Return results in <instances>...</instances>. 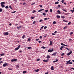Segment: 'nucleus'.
Wrapping results in <instances>:
<instances>
[{
	"label": "nucleus",
	"instance_id": "obj_56",
	"mask_svg": "<svg viewBox=\"0 0 74 74\" xmlns=\"http://www.w3.org/2000/svg\"><path fill=\"white\" fill-rule=\"evenodd\" d=\"M52 35H55V34L53 33H52Z\"/></svg>",
	"mask_w": 74,
	"mask_h": 74
},
{
	"label": "nucleus",
	"instance_id": "obj_61",
	"mask_svg": "<svg viewBox=\"0 0 74 74\" xmlns=\"http://www.w3.org/2000/svg\"><path fill=\"white\" fill-rule=\"evenodd\" d=\"M57 33V31H55V32H54V33Z\"/></svg>",
	"mask_w": 74,
	"mask_h": 74
},
{
	"label": "nucleus",
	"instance_id": "obj_25",
	"mask_svg": "<svg viewBox=\"0 0 74 74\" xmlns=\"http://www.w3.org/2000/svg\"><path fill=\"white\" fill-rule=\"evenodd\" d=\"M5 8H6V9H7L8 8V6H6L5 7Z\"/></svg>",
	"mask_w": 74,
	"mask_h": 74
},
{
	"label": "nucleus",
	"instance_id": "obj_55",
	"mask_svg": "<svg viewBox=\"0 0 74 74\" xmlns=\"http://www.w3.org/2000/svg\"><path fill=\"white\" fill-rule=\"evenodd\" d=\"M32 5H34V4H35V3H32Z\"/></svg>",
	"mask_w": 74,
	"mask_h": 74
},
{
	"label": "nucleus",
	"instance_id": "obj_15",
	"mask_svg": "<svg viewBox=\"0 0 74 74\" xmlns=\"http://www.w3.org/2000/svg\"><path fill=\"white\" fill-rule=\"evenodd\" d=\"M1 6L2 8H4V7H5V5H1Z\"/></svg>",
	"mask_w": 74,
	"mask_h": 74
},
{
	"label": "nucleus",
	"instance_id": "obj_48",
	"mask_svg": "<svg viewBox=\"0 0 74 74\" xmlns=\"http://www.w3.org/2000/svg\"><path fill=\"white\" fill-rule=\"evenodd\" d=\"M73 34V33L72 32H71L70 33V35H72Z\"/></svg>",
	"mask_w": 74,
	"mask_h": 74
},
{
	"label": "nucleus",
	"instance_id": "obj_39",
	"mask_svg": "<svg viewBox=\"0 0 74 74\" xmlns=\"http://www.w3.org/2000/svg\"><path fill=\"white\" fill-rule=\"evenodd\" d=\"M25 35H23L22 37L23 38H25Z\"/></svg>",
	"mask_w": 74,
	"mask_h": 74
},
{
	"label": "nucleus",
	"instance_id": "obj_27",
	"mask_svg": "<svg viewBox=\"0 0 74 74\" xmlns=\"http://www.w3.org/2000/svg\"><path fill=\"white\" fill-rule=\"evenodd\" d=\"M64 55V53L61 54V55L62 56H63V55Z\"/></svg>",
	"mask_w": 74,
	"mask_h": 74
},
{
	"label": "nucleus",
	"instance_id": "obj_33",
	"mask_svg": "<svg viewBox=\"0 0 74 74\" xmlns=\"http://www.w3.org/2000/svg\"><path fill=\"white\" fill-rule=\"evenodd\" d=\"M50 12H52V9H50Z\"/></svg>",
	"mask_w": 74,
	"mask_h": 74
},
{
	"label": "nucleus",
	"instance_id": "obj_5",
	"mask_svg": "<svg viewBox=\"0 0 74 74\" xmlns=\"http://www.w3.org/2000/svg\"><path fill=\"white\" fill-rule=\"evenodd\" d=\"M17 60V59H13L11 60V62H16Z\"/></svg>",
	"mask_w": 74,
	"mask_h": 74
},
{
	"label": "nucleus",
	"instance_id": "obj_22",
	"mask_svg": "<svg viewBox=\"0 0 74 74\" xmlns=\"http://www.w3.org/2000/svg\"><path fill=\"white\" fill-rule=\"evenodd\" d=\"M42 15H44V16H45V15H47V14L45 13H42Z\"/></svg>",
	"mask_w": 74,
	"mask_h": 74
},
{
	"label": "nucleus",
	"instance_id": "obj_2",
	"mask_svg": "<svg viewBox=\"0 0 74 74\" xmlns=\"http://www.w3.org/2000/svg\"><path fill=\"white\" fill-rule=\"evenodd\" d=\"M53 49H49L48 50V52H53Z\"/></svg>",
	"mask_w": 74,
	"mask_h": 74
},
{
	"label": "nucleus",
	"instance_id": "obj_12",
	"mask_svg": "<svg viewBox=\"0 0 74 74\" xmlns=\"http://www.w3.org/2000/svg\"><path fill=\"white\" fill-rule=\"evenodd\" d=\"M52 45V42L51 41H50L49 45Z\"/></svg>",
	"mask_w": 74,
	"mask_h": 74
},
{
	"label": "nucleus",
	"instance_id": "obj_52",
	"mask_svg": "<svg viewBox=\"0 0 74 74\" xmlns=\"http://www.w3.org/2000/svg\"><path fill=\"white\" fill-rule=\"evenodd\" d=\"M39 6L40 8H42V5H39Z\"/></svg>",
	"mask_w": 74,
	"mask_h": 74
},
{
	"label": "nucleus",
	"instance_id": "obj_53",
	"mask_svg": "<svg viewBox=\"0 0 74 74\" xmlns=\"http://www.w3.org/2000/svg\"><path fill=\"white\" fill-rule=\"evenodd\" d=\"M45 11V12H47L48 11V10H46Z\"/></svg>",
	"mask_w": 74,
	"mask_h": 74
},
{
	"label": "nucleus",
	"instance_id": "obj_60",
	"mask_svg": "<svg viewBox=\"0 0 74 74\" xmlns=\"http://www.w3.org/2000/svg\"><path fill=\"white\" fill-rule=\"evenodd\" d=\"M23 5H25V4H26V3L24 2V3H23Z\"/></svg>",
	"mask_w": 74,
	"mask_h": 74
},
{
	"label": "nucleus",
	"instance_id": "obj_26",
	"mask_svg": "<svg viewBox=\"0 0 74 74\" xmlns=\"http://www.w3.org/2000/svg\"><path fill=\"white\" fill-rule=\"evenodd\" d=\"M16 12V11H14V12H11V13L12 14H14V13H15Z\"/></svg>",
	"mask_w": 74,
	"mask_h": 74
},
{
	"label": "nucleus",
	"instance_id": "obj_64",
	"mask_svg": "<svg viewBox=\"0 0 74 74\" xmlns=\"http://www.w3.org/2000/svg\"><path fill=\"white\" fill-rule=\"evenodd\" d=\"M48 74V72H47L45 73V74Z\"/></svg>",
	"mask_w": 74,
	"mask_h": 74
},
{
	"label": "nucleus",
	"instance_id": "obj_10",
	"mask_svg": "<svg viewBox=\"0 0 74 74\" xmlns=\"http://www.w3.org/2000/svg\"><path fill=\"white\" fill-rule=\"evenodd\" d=\"M44 10V9H40L38 11V12H41V11H43Z\"/></svg>",
	"mask_w": 74,
	"mask_h": 74
},
{
	"label": "nucleus",
	"instance_id": "obj_54",
	"mask_svg": "<svg viewBox=\"0 0 74 74\" xmlns=\"http://www.w3.org/2000/svg\"><path fill=\"white\" fill-rule=\"evenodd\" d=\"M44 20H47V18H44Z\"/></svg>",
	"mask_w": 74,
	"mask_h": 74
},
{
	"label": "nucleus",
	"instance_id": "obj_29",
	"mask_svg": "<svg viewBox=\"0 0 74 74\" xmlns=\"http://www.w3.org/2000/svg\"><path fill=\"white\" fill-rule=\"evenodd\" d=\"M34 12H36V10H34L32 11V13H34Z\"/></svg>",
	"mask_w": 74,
	"mask_h": 74
},
{
	"label": "nucleus",
	"instance_id": "obj_8",
	"mask_svg": "<svg viewBox=\"0 0 74 74\" xmlns=\"http://www.w3.org/2000/svg\"><path fill=\"white\" fill-rule=\"evenodd\" d=\"M48 60H49V59H47L46 60H43V62H46V63H47V62H48Z\"/></svg>",
	"mask_w": 74,
	"mask_h": 74
},
{
	"label": "nucleus",
	"instance_id": "obj_20",
	"mask_svg": "<svg viewBox=\"0 0 74 74\" xmlns=\"http://www.w3.org/2000/svg\"><path fill=\"white\" fill-rule=\"evenodd\" d=\"M61 45H64V46H66V45H64L63 43H61Z\"/></svg>",
	"mask_w": 74,
	"mask_h": 74
},
{
	"label": "nucleus",
	"instance_id": "obj_59",
	"mask_svg": "<svg viewBox=\"0 0 74 74\" xmlns=\"http://www.w3.org/2000/svg\"><path fill=\"white\" fill-rule=\"evenodd\" d=\"M31 18L32 19H34V17H32Z\"/></svg>",
	"mask_w": 74,
	"mask_h": 74
},
{
	"label": "nucleus",
	"instance_id": "obj_50",
	"mask_svg": "<svg viewBox=\"0 0 74 74\" xmlns=\"http://www.w3.org/2000/svg\"><path fill=\"white\" fill-rule=\"evenodd\" d=\"M66 49H67V50L68 51H70V50L69 49V48H66Z\"/></svg>",
	"mask_w": 74,
	"mask_h": 74
},
{
	"label": "nucleus",
	"instance_id": "obj_32",
	"mask_svg": "<svg viewBox=\"0 0 74 74\" xmlns=\"http://www.w3.org/2000/svg\"><path fill=\"white\" fill-rule=\"evenodd\" d=\"M64 0H62V1L61 2L63 4L64 3Z\"/></svg>",
	"mask_w": 74,
	"mask_h": 74
},
{
	"label": "nucleus",
	"instance_id": "obj_24",
	"mask_svg": "<svg viewBox=\"0 0 74 74\" xmlns=\"http://www.w3.org/2000/svg\"><path fill=\"white\" fill-rule=\"evenodd\" d=\"M57 18H60V16H59L57 15Z\"/></svg>",
	"mask_w": 74,
	"mask_h": 74
},
{
	"label": "nucleus",
	"instance_id": "obj_16",
	"mask_svg": "<svg viewBox=\"0 0 74 74\" xmlns=\"http://www.w3.org/2000/svg\"><path fill=\"white\" fill-rule=\"evenodd\" d=\"M57 12H58V13L59 14H60V13H61V12H60V11H59V10H58Z\"/></svg>",
	"mask_w": 74,
	"mask_h": 74
},
{
	"label": "nucleus",
	"instance_id": "obj_36",
	"mask_svg": "<svg viewBox=\"0 0 74 74\" xmlns=\"http://www.w3.org/2000/svg\"><path fill=\"white\" fill-rule=\"evenodd\" d=\"M56 22L55 21H54L53 22V24H56Z\"/></svg>",
	"mask_w": 74,
	"mask_h": 74
},
{
	"label": "nucleus",
	"instance_id": "obj_30",
	"mask_svg": "<svg viewBox=\"0 0 74 74\" xmlns=\"http://www.w3.org/2000/svg\"><path fill=\"white\" fill-rule=\"evenodd\" d=\"M36 60H37V61H40V58H38V59H37Z\"/></svg>",
	"mask_w": 74,
	"mask_h": 74
},
{
	"label": "nucleus",
	"instance_id": "obj_40",
	"mask_svg": "<svg viewBox=\"0 0 74 74\" xmlns=\"http://www.w3.org/2000/svg\"><path fill=\"white\" fill-rule=\"evenodd\" d=\"M71 11L72 12V13H73V12H74V11L73 10H71Z\"/></svg>",
	"mask_w": 74,
	"mask_h": 74
},
{
	"label": "nucleus",
	"instance_id": "obj_37",
	"mask_svg": "<svg viewBox=\"0 0 74 74\" xmlns=\"http://www.w3.org/2000/svg\"><path fill=\"white\" fill-rule=\"evenodd\" d=\"M55 4H59V2L58 1H57L56 2H55Z\"/></svg>",
	"mask_w": 74,
	"mask_h": 74
},
{
	"label": "nucleus",
	"instance_id": "obj_23",
	"mask_svg": "<svg viewBox=\"0 0 74 74\" xmlns=\"http://www.w3.org/2000/svg\"><path fill=\"white\" fill-rule=\"evenodd\" d=\"M27 49H32V47H28L27 48Z\"/></svg>",
	"mask_w": 74,
	"mask_h": 74
},
{
	"label": "nucleus",
	"instance_id": "obj_4",
	"mask_svg": "<svg viewBox=\"0 0 74 74\" xmlns=\"http://www.w3.org/2000/svg\"><path fill=\"white\" fill-rule=\"evenodd\" d=\"M19 48H20V45H19L17 48H16L15 50L17 51V50H18V49H19Z\"/></svg>",
	"mask_w": 74,
	"mask_h": 74
},
{
	"label": "nucleus",
	"instance_id": "obj_17",
	"mask_svg": "<svg viewBox=\"0 0 74 74\" xmlns=\"http://www.w3.org/2000/svg\"><path fill=\"white\" fill-rule=\"evenodd\" d=\"M35 71H36V72H38L39 71V69H37V70H35Z\"/></svg>",
	"mask_w": 74,
	"mask_h": 74
},
{
	"label": "nucleus",
	"instance_id": "obj_38",
	"mask_svg": "<svg viewBox=\"0 0 74 74\" xmlns=\"http://www.w3.org/2000/svg\"><path fill=\"white\" fill-rule=\"evenodd\" d=\"M47 26H45L44 27V29H47Z\"/></svg>",
	"mask_w": 74,
	"mask_h": 74
},
{
	"label": "nucleus",
	"instance_id": "obj_43",
	"mask_svg": "<svg viewBox=\"0 0 74 74\" xmlns=\"http://www.w3.org/2000/svg\"><path fill=\"white\" fill-rule=\"evenodd\" d=\"M35 23H36V21H34L33 23V24L34 25L35 24Z\"/></svg>",
	"mask_w": 74,
	"mask_h": 74
},
{
	"label": "nucleus",
	"instance_id": "obj_51",
	"mask_svg": "<svg viewBox=\"0 0 74 74\" xmlns=\"http://www.w3.org/2000/svg\"><path fill=\"white\" fill-rule=\"evenodd\" d=\"M27 40L29 41H30V39L29 38Z\"/></svg>",
	"mask_w": 74,
	"mask_h": 74
},
{
	"label": "nucleus",
	"instance_id": "obj_62",
	"mask_svg": "<svg viewBox=\"0 0 74 74\" xmlns=\"http://www.w3.org/2000/svg\"><path fill=\"white\" fill-rule=\"evenodd\" d=\"M43 27H44V26H42V27H41V29H43Z\"/></svg>",
	"mask_w": 74,
	"mask_h": 74
},
{
	"label": "nucleus",
	"instance_id": "obj_19",
	"mask_svg": "<svg viewBox=\"0 0 74 74\" xmlns=\"http://www.w3.org/2000/svg\"><path fill=\"white\" fill-rule=\"evenodd\" d=\"M58 60L57 59L56 60V61H53V63H55V62H58Z\"/></svg>",
	"mask_w": 74,
	"mask_h": 74
},
{
	"label": "nucleus",
	"instance_id": "obj_7",
	"mask_svg": "<svg viewBox=\"0 0 74 74\" xmlns=\"http://www.w3.org/2000/svg\"><path fill=\"white\" fill-rule=\"evenodd\" d=\"M9 34L8 32H6L4 34V35H5V36H7V35H8Z\"/></svg>",
	"mask_w": 74,
	"mask_h": 74
},
{
	"label": "nucleus",
	"instance_id": "obj_42",
	"mask_svg": "<svg viewBox=\"0 0 74 74\" xmlns=\"http://www.w3.org/2000/svg\"><path fill=\"white\" fill-rule=\"evenodd\" d=\"M14 1L15 3H16V2H17V0H14Z\"/></svg>",
	"mask_w": 74,
	"mask_h": 74
},
{
	"label": "nucleus",
	"instance_id": "obj_41",
	"mask_svg": "<svg viewBox=\"0 0 74 74\" xmlns=\"http://www.w3.org/2000/svg\"><path fill=\"white\" fill-rule=\"evenodd\" d=\"M63 11H64L65 12H66V10L65 9H62Z\"/></svg>",
	"mask_w": 74,
	"mask_h": 74
},
{
	"label": "nucleus",
	"instance_id": "obj_63",
	"mask_svg": "<svg viewBox=\"0 0 74 74\" xmlns=\"http://www.w3.org/2000/svg\"><path fill=\"white\" fill-rule=\"evenodd\" d=\"M0 63H3V61H1L0 62Z\"/></svg>",
	"mask_w": 74,
	"mask_h": 74
},
{
	"label": "nucleus",
	"instance_id": "obj_18",
	"mask_svg": "<svg viewBox=\"0 0 74 74\" xmlns=\"http://www.w3.org/2000/svg\"><path fill=\"white\" fill-rule=\"evenodd\" d=\"M64 47L63 46L61 47L60 48V49H61V50H62V49H63V48Z\"/></svg>",
	"mask_w": 74,
	"mask_h": 74
},
{
	"label": "nucleus",
	"instance_id": "obj_11",
	"mask_svg": "<svg viewBox=\"0 0 74 74\" xmlns=\"http://www.w3.org/2000/svg\"><path fill=\"white\" fill-rule=\"evenodd\" d=\"M4 4H5V2H3L1 3V5H3Z\"/></svg>",
	"mask_w": 74,
	"mask_h": 74
},
{
	"label": "nucleus",
	"instance_id": "obj_57",
	"mask_svg": "<svg viewBox=\"0 0 74 74\" xmlns=\"http://www.w3.org/2000/svg\"><path fill=\"white\" fill-rule=\"evenodd\" d=\"M58 8H60V5H58Z\"/></svg>",
	"mask_w": 74,
	"mask_h": 74
},
{
	"label": "nucleus",
	"instance_id": "obj_58",
	"mask_svg": "<svg viewBox=\"0 0 74 74\" xmlns=\"http://www.w3.org/2000/svg\"><path fill=\"white\" fill-rule=\"evenodd\" d=\"M19 52L20 53L22 52V50H20L19 51Z\"/></svg>",
	"mask_w": 74,
	"mask_h": 74
},
{
	"label": "nucleus",
	"instance_id": "obj_13",
	"mask_svg": "<svg viewBox=\"0 0 74 74\" xmlns=\"http://www.w3.org/2000/svg\"><path fill=\"white\" fill-rule=\"evenodd\" d=\"M51 70H54V68H53V66H51Z\"/></svg>",
	"mask_w": 74,
	"mask_h": 74
},
{
	"label": "nucleus",
	"instance_id": "obj_9",
	"mask_svg": "<svg viewBox=\"0 0 74 74\" xmlns=\"http://www.w3.org/2000/svg\"><path fill=\"white\" fill-rule=\"evenodd\" d=\"M57 53V52H56L53 54H52V56L53 55V56H56V53Z\"/></svg>",
	"mask_w": 74,
	"mask_h": 74
},
{
	"label": "nucleus",
	"instance_id": "obj_3",
	"mask_svg": "<svg viewBox=\"0 0 74 74\" xmlns=\"http://www.w3.org/2000/svg\"><path fill=\"white\" fill-rule=\"evenodd\" d=\"M72 52H72V51L71 50L70 52L67 54V55L68 56H69L70 55H71V53H72Z\"/></svg>",
	"mask_w": 74,
	"mask_h": 74
},
{
	"label": "nucleus",
	"instance_id": "obj_28",
	"mask_svg": "<svg viewBox=\"0 0 74 74\" xmlns=\"http://www.w3.org/2000/svg\"><path fill=\"white\" fill-rule=\"evenodd\" d=\"M4 53L1 54V56H4Z\"/></svg>",
	"mask_w": 74,
	"mask_h": 74
},
{
	"label": "nucleus",
	"instance_id": "obj_34",
	"mask_svg": "<svg viewBox=\"0 0 74 74\" xmlns=\"http://www.w3.org/2000/svg\"><path fill=\"white\" fill-rule=\"evenodd\" d=\"M67 29V26H65L64 28V30H65V29Z\"/></svg>",
	"mask_w": 74,
	"mask_h": 74
},
{
	"label": "nucleus",
	"instance_id": "obj_45",
	"mask_svg": "<svg viewBox=\"0 0 74 74\" xmlns=\"http://www.w3.org/2000/svg\"><path fill=\"white\" fill-rule=\"evenodd\" d=\"M9 8H10V9H12V8L11 7V6L10 5V6H9Z\"/></svg>",
	"mask_w": 74,
	"mask_h": 74
},
{
	"label": "nucleus",
	"instance_id": "obj_44",
	"mask_svg": "<svg viewBox=\"0 0 74 74\" xmlns=\"http://www.w3.org/2000/svg\"><path fill=\"white\" fill-rule=\"evenodd\" d=\"M16 68H19V66L18 65H16Z\"/></svg>",
	"mask_w": 74,
	"mask_h": 74
},
{
	"label": "nucleus",
	"instance_id": "obj_14",
	"mask_svg": "<svg viewBox=\"0 0 74 74\" xmlns=\"http://www.w3.org/2000/svg\"><path fill=\"white\" fill-rule=\"evenodd\" d=\"M47 59H49V58H50V56L49 55L47 56Z\"/></svg>",
	"mask_w": 74,
	"mask_h": 74
},
{
	"label": "nucleus",
	"instance_id": "obj_47",
	"mask_svg": "<svg viewBox=\"0 0 74 74\" xmlns=\"http://www.w3.org/2000/svg\"><path fill=\"white\" fill-rule=\"evenodd\" d=\"M43 20L42 19H41L39 21V22H41Z\"/></svg>",
	"mask_w": 74,
	"mask_h": 74
},
{
	"label": "nucleus",
	"instance_id": "obj_31",
	"mask_svg": "<svg viewBox=\"0 0 74 74\" xmlns=\"http://www.w3.org/2000/svg\"><path fill=\"white\" fill-rule=\"evenodd\" d=\"M26 73V71H23V74H25V73Z\"/></svg>",
	"mask_w": 74,
	"mask_h": 74
},
{
	"label": "nucleus",
	"instance_id": "obj_46",
	"mask_svg": "<svg viewBox=\"0 0 74 74\" xmlns=\"http://www.w3.org/2000/svg\"><path fill=\"white\" fill-rule=\"evenodd\" d=\"M70 24H71V22H69L68 23V25H70Z\"/></svg>",
	"mask_w": 74,
	"mask_h": 74
},
{
	"label": "nucleus",
	"instance_id": "obj_6",
	"mask_svg": "<svg viewBox=\"0 0 74 74\" xmlns=\"http://www.w3.org/2000/svg\"><path fill=\"white\" fill-rule=\"evenodd\" d=\"M7 65H8V64H7V63H5L3 64V67H5L6 66H7Z\"/></svg>",
	"mask_w": 74,
	"mask_h": 74
},
{
	"label": "nucleus",
	"instance_id": "obj_1",
	"mask_svg": "<svg viewBox=\"0 0 74 74\" xmlns=\"http://www.w3.org/2000/svg\"><path fill=\"white\" fill-rule=\"evenodd\" d=\"M71 62V60H69L68 61H66V64H73V62Z\"/></svg>",
	"mask_w": 74,
	"mask_h": 74
},
{
	"label": "nucleus",
	"instance_id": "obj_21",
	"mask_svg": "<svg viewBox=\"0 0 74 74\" xmlns=\"http://www.w3.org/2000/svg\"><path fill=\"white\" fill-rule=\"evenodd\" d=\"M61 17L63 19H64V18H65V17H64V16H61Z\"/></svg>",
	"mask_w": 74,
	"mask_h": 74
},
{
	"label": "nucleus",
	"instance_id": "obj_49",
	"mask_svg": "<svg viewBox=\"0 0 74 74\" xmlns=\"http://www.w3.org/2000/svg\"><path fill=\"white\" fill-rule=\"evenodd\" d=\"M2 11H3V9L0 8V12H2Z\"/></svg>",
	"mask_w": 74,
	"mask_h": 74
},
{
	"label": "nucleus",
	"instance_id": "obj_35",
	"mask_svg": "<svg viewBox=\"0 0 74 74\" xmlns=\"http://www.w3.org/2000/svg\"><path fill=\"white\" fill-rule=\"evenodd\" d=\"M42 48H43V49H45L46 48V47H45L44 46H43L42 47Z\"/></svg>",
	"mask_w": 74,
	"mask_h": 74
}]
</instances>
